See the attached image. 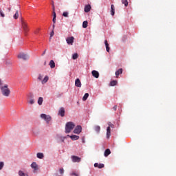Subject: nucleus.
Instances as JSON below:
<instances>
[{"label":"nucleus","mask_w":176,"mask_h":176,"mask_svg":"<svg viewBox=\"0 0 176 176\" xmlns=\"http://www.w3.org/2000/svg\"><path fill=\"white\" fill-rule=\"evenodd\" d=\"M0 90L1 94L4 97H9L10 96V89H9V85H8V84H5V82L2 81L1 79H0Z\"/></svg>","instance_id":"nucleus-1"},{"label":"nucleus","mask_w":176,"mask_h":176,"mask_svg":"<svg viewBox=\"0 0 176 176\" xmlns=\"http://www.w3.org/2000/svg\"><path fill=\"white\" fill-rule=\"evenodd\" d=\"M75 129V124L72 122H69L65 125V133L66 134H69L72 129Z\"/></svg>","instance_id":"nucleus-2"},{"label":"nucleus","mask_w":176,"mask_h":176,"mask_svg":"<svg viewBox=\"0 0 176 176\" xmlns=\"http://www.w3.org/2000/svg\"><path fill=\"white\" fill-rule=\"evenodd\" d=\"M41 119H43L44 120H45L46 123H49V122L52 120V117H50V116L43 114V113L41 115Z\"/></svg>","instance_id":"nucleus-3"},{"label":"nucleus","mask_w":176,"mask_h":176,"mask_svg":"<svg viewBox=\"0 0 176 176\" xmlns=\"http://www.w3.org/2000/svg\"><path fill=\"white\" fill-rule=\"evenodd\" d=\"M18 58H21L22 60H28L30 58V56L27 54H24L23 52L20 53L17 56Z\"/></svg>","instance_id":"nucleus-4"},{"label":"nucleus","mask_w":176,"mask_h":176,"mask_svg":"<svg viewBox=\"0 0 176 176\" xmlns=\"http://www.w3.org/2000/svg\"><path fill=\"white\" fill-rule=\"evenodd\" d=\"M71 159H72L73 163H80V161L82 160V158H80L76 155H72L71 157Z\"/></svg>","instance_id":"nucleus-5"},{"label":"nucleus","mask_w":176,"mask_h":176,"mask_svg":"<svg viewBox=\"0 0 176 176\" xmlns=\"http://www.w3.org/2000/svg\"><path fill=\"white\" fill-rule=\"evenodd\" d=\"M22 28L25 32V34L28 32V26L27 25V23L23 20H21Z\"/></svg>","instance_id":"nucleus-6"},{"label":"nucleus","mask_w":176,"mask_h":176,"mask_svg":"<svg viewBox=\"0 0 176 176\" xmlns=\"http://www.w3.org/2000/svg\"><path fill=\"white\" fill-rule=\"evenodd\" d=\"M75 38L74 36L67 37L66 38V42L67 45H74V41Z\"/></svg>","instance_id":"nucleus-7"},{"label":"nucleus","mask_w":176,"mask_h":176,"mask_svg":"<svg viewBox=\"0 0 176 176\" xmlns=\"http://www.w3.org/2000/svg\"><path fill=\"white\" fill-rule=\"evenodd\" d=\"M74 134H79L80 133H82V126L78 125L76 126V128L74 130Z\"/></svg>","instance_id":"nucleus-8"},{"label":"nucleus","mask_w":176,"mask_h":176,"mask_svg":"<svg viewBox=\"0 0 176 176\" xmlns=\"http://www.w3.org/2000/svg\"><path fill=\"white\" fill-rule=\"evenodd\" d=\"M58 115L61 116L62 118H64L65 115V109L64 107H61L58 111Z\"/></svg>","instance_id":"nucleus-9"},{"label":"nucleus","mask_w":176,"mask_h":176,"mask_svg":"<svg viewBox=\"0 0 176 176\" xmlns=\"http://www.w3.org/2000/svg\"><path fill=\"white\" fill-rule=\"evenodd\" d=\"M91 74H92V76H94L96 79H98V78L100 77V73H98V72L96 70L92 71Z\"/></svg>","instance_id":"nucleus-10"},{"label":"nucleus","mask_w":176,"mask_h":176,"mask_svg":"<svg viewBox=\"0 0 176 176\" xmlns=\"http://www.w3.org/2000/svg\"><path fill=\"white\" fill-rule=\"evenodd\" d=\"M75 86L76 87H82V82L79 78L76 79L75 80Z\"/></svg>","instance_id":"nucleus-11"},{"label":"nucleus","mask_w":176,"mask_h":176,"mask_svg":"<svg viewBox=\"0 0 176 176\" xmlns=\"http://www.w3.org/2000/svg\"><path fill=\"white\" fill-rule=\"evenodd\" d=\"M90 10H91V6L90 4L86 5L84 8L85 13H89Z\"/></svg>","instance_id":"nucleus-12"},{"label":"nucleus","mask_w":176,"mask_h":176,"mask_svg":"<svg viewBox=\"0 0 176 176\" xmlns=\"http://www.w3.org/2000/svg\"><path fill=\"white\" fill-rule=\"evenodd\" d=\"M94 167H96L98 168H104V167H105V165H104V164L95 163Z\"/></svg>","instance_id":"nucleus-13"},{"label":"nucleus","mask_w":176,"mask_h":176,"mask_svg":"<svg viewBox=\"0 0 176 176\" xmlns=\"http://www.w3.org/2000/svg\"><path fill=\"white\" fill-rule=\"evenodd\" d=\"M122 74H123V69H119L116 72V77L119 78V76Z\"/></svg>","instance_id":"nucleus-14"},{"label":"nucleus","mask_w":176,"mask_h":176,"mask_svg":"<svg viewBox=\"0 0 176 176\" xmlns=\"http://www.w3.org/2000/svg\"><path fill=\"white\" fill-rule=\"evenodd\" d=\"M32 168L34 170V171H37L38 170V164H36V162H33L31 164Z\"/></svg>","instance_id":"nucleus-15"},{"label":"nucleus","mask_w":176,"mask_h":176,"mask_svg":"<svg viewBox=\"0 0 176 176\" xmlns=\"http://www.w3.org/2000/svg\"><path fill=\"white\" fill-rule=\"evenodd\" d=\"M49 65L50 67V68L53 69L56 67V63H54V60H51L50 61Z\"/></svg>","instance_id":"nucleus-16"},{"label":"nucleus","mask_w":176,"mask_h":176,"mask_svg":"<svg viewBox=\"0 0 176 176\" xmlns=\"http://www.w3.org/2000/svg\"><path fill=\"white\" fill-rule=\"evenodd\" d=\"M105 157H107V156H109L111 155V150L109 148H107L104 153Z\"/></svg>","instance_id":"nucleus-17"},{"label":"nucleus","mask_w":176,"mask_h":176,"mask_svg":"<svg viewBox=\"0 0 176 176\" xmlns=\"http://www.w3.org/2000/svg\"><path fill=\"white\" fill-rule=\"evenodd\" d=\"M111 16H115V6L113 4L111 6Z\"/></svg>","instance_id":"nucleus-18"},{"label":"nucleus","mask_w":176,"mask_h":176,"mask_svg":"<svg viewBox=\"0 0 176 176\" xmlns=\"http://www.w3.org/2000/svg\"><path fill=\"white\" fill-rule=\"evenodd\" d=\"M109 137H111V126H109L107 129V138H109Z\"/></svg>","instance_id":"nucleus-19"},{"label":"nucleus","mask_w":176,"mask_h":176,"mask_svg":"<svg viewBox=\"0 0 176 176\" xmlns=\"http://www.w3.org/2000/svg\"><path fill=\"white\" fill-rule=\"evenodd\" d=\"M69 137H70L71 140H72V141H76L79 138V136H78L76 135H72Z\"/></svg>","instance_id":"nucleus-20"},{"label":"nucleus","mask_w":176,"mask_h":176,"mask_svg":"<svg viewBox=\"0 0 176 176\" xmlns=\"http://www.w3.org/2000/svg\"><path fill=\"white\" fill-rule=\"evenodd\" d=\"M47 80H49V76H45L43 80L41 81V83L45 85V83L47 82Z\"/></svg>","instance_id":"nucleus-21"},{"label":"nucleus","mask_w":176,"mask_h":176,"mask_svg":"<svg viewBox=\"0 0 176 176\" xmlns=\"http://www.w3.org/2000/svg\"><path fill=\"white\" fill-rule=\"evenodd\" d=\"M104 45L106 46V50L107 52H109V44H108V41H104Z\"/></svg>","instance_id":"nucleus-22"},{"label":"nucleus","mask_w":176,"mask_h":176,"mask_svg":"<svg viewBox=\"0 0 176 176\" xmlns=\"http://www.w3.org/2000/svg\"><path fill=\"white\" fill-rule=\"evenodd\" d=\"M122 3L124 5L126 8L129 6V1L127 0H122Z\"/></svg>","instance_id":"nucleus-23"},{"label":"nucleus","mask_w":176,"mask_h":176,"mask_svg":"<svg viewBox=\"0 0 176 176\" xmlns=\"http://www.w3.org/2000/svg\"><path fill=\"white\" fill-rule=\"evenodd\" d=\"M94 130L95 131H96L97 133H100V130H101V127L98 125L94 127Z\"/></svg>","instance_id":"nucleus-24"},{"label":"nucleus","mask_w":176,"mask_h":176,"mask_svg":"<svg viewBox=\"0 0 176 176\" xmlns=\"http://www.w3.org/2000/svg\"><path fill=\"white\" fill-rule=\"evenodd\" d=\"M19 176H28V174L24 173V172H23V170H19Z\"/></svg>","instance_id":"nucleus-25"},{"label":"nucleus","mask_w":176,"mask_h":176,"mask_svg":"<svg viewBox=\"0 0 176 176\" xmlns=\"http://www.w3.org/2000/svg\"><path fill=\"white\" fill-rule=\"evenodd\" d=\"M89 23L87 22V21H85L82 23V28H87V25H88Z\"/></svg>","instance_id":"nucleus-26"},{"label":"nucleus","mask_w":176,"mask_h":176,"mask_svg":"<svg viewBox=\"0 0 176 176\" xmlns=\"http://www.w3.org/2000/svg\"><path fill=\"white\" fill-rule=\"evenodd\" d=\"M43 102V98L40 97L38 100V105H42V103Z\"/></svg>","instance_id":"nucleus-27"},{"label":"nucleus","mask_w":176,"mask_h":176,"mask_svg":"<svg viewBox=\"0 0 176 176\" xmlns=\"http://www.w3.org/2000/svg\"><path fill=\"white\" fill-rule=\"evenodd\" d=\"M87 98H89V94L86 93V94H85V95L82 98V101H86V100H87Z\"/></svg>","instance_id":"nucleus-28"},{"label":"nucleus","mask_w":176,"mask_h":176,"mask_svg":"<svg viewBox=\"0 0 176 176\" xmlns=\"http://www.w3.org/2000/svg\"><path fill=\"white\" fill-rule=\"evenodd\" d=\"M116 85H118L117 80H113L110 82V86H116Z\"/></svg>","instance_id":"nucleus-29"},{"label":"nucleus","mask_w":176,"mask_h":176,"mask_svg":"<svg viewBox=\"0 0 176 176\" xmlns=\"http://www.w3.org/2000/svg\"><path fill=\"white\" fill-rule=\"evenodd\" d=\"M37 157H38V159H43V153H37Z\"/></svg>","instance_id":"nucleus-30"},{"label":"nucleus","mask_w":176,"mask_h":176,"mask_svg":"<svg viewBox=\"0 0 176 176\" xmlns=\"http://www.w3.org/2000/svg\"><path fill=\"white\" fill-rule=\"evenodd\" d=\"M78 57H79V55H78V54L76 53L74 54L72 56L73 60H76Z\"/></svg>","instance_id":"nucleus-31"},{"label":"nucleus","mask_w":176,"mask_h":176,"mask_svg":"<svg viewBox=\"0 0 176 176\" xmlns=\"http://www.w3.org/2000/svg\"><path fill=\"white\" fill-rule=\"evenodd\" d=\"M14 19L15 20H17V19H19V11H16V13L14 14Z\"/></svg>","instance_id":"nucleus-32"},{"label":"nucleus","mask_w":176,"mask_h":176,"mask_svg":"<svg viewBox=\"0 0 176 176\" xmlns=\"http://www.w3.org/2000/svg\"><path fill=\"white\" fill-rule=\"evenodd\" d=\"M0 16H1V17H5V14L3 13V11L1 8H0Z\"/></svg>","instance_id":"nucleus-33"},{"label":"nucleus","mask_w":176,"mask_h":176,"mask_svg":"<svg viewBox=\"0 0 176 176\" xmlns=\"http://www.w3.org/2000/svg\"><path fill=\"white\" fill-rule=\"evenodd\" d=\"M29 104H30L31 105H32V104H34L35 103V101L34 100V99H30L29 101H28Z\"/></svg>","instance_id":"nucleus-34"},{"label":"nucleus","mask_w":176,"mask_h":176,"mask_svg":"<svg viewBox=\"0 0 176 176\" xmlns=\"http://www.w3.org/2000/svg\"><path fill=\"white\" fill-rule=\"evenodd\" d=\"M63 16L64 17H68V12H64L63 13Z\"/></svg>","instance_id":"nucleus-35"},{"label":"nucleus","mask_w":176,"mask_h":176,"mask_svg":"<svg viewBox=\"0 0 176 176\" xmlns=\"http://www.w3.org/2000/svg\"><path fill=\"white\" fill-rule=\"evenodd\" d=\"M54 36V30H52L50 34V39H52V36Z\"/></svg>","instance_id":"nucleus-36"},{"label":"nucleus","mask_w":176,"mask_h":176,"mask_svg":"<svg viewBox=\"0 0 176 176\" xmlns=\"http://www.w3.org/2000/svg\"><path fill=\"white\" fill-rule=\"evenodd\" d=\"M4 164L3 162H0V170H2L3 168Z\"/></svg>","instance_id":"nucleus-37"},{"label":"nucleus","mask_w":176,"mask_h":176,"mask_svg":"<svg viewBox=\"0 0 176 176\" xmlns=\"http://www.w3.org/2000/svg\"><path fill=\"white\" fill-rule=\"evenodd\" d=\"M59 173H60V174H64V169L63 168H60L59 170Z\"/></svg>","instance_id":"nucleus-38"},{"label":"nucleus","mask_w":176,"mask_h":176,"mask_svg":"<svg viewBox=\"0 0 176 176\" xmlns=\"http://www.w3.org/2000/svg\"><path fill=\"white\" fill-rule=\"evenodd\" d=\"M71 175H74V176H79V175H78V173L73 172Z\"/></svg>","instance_id":"nucleus-39"},{"label":"nucleus","mask_w":176,"mask_h":176,"mask_svg":"<svg viewBox=\"0 0 176 176\" xmlns=\"http://www.w3.org/2000/svg\"><path fill=\"white\" fill-rule=\"evenodd\" d=\"M52 10H56V8L54 7V2L52 1Z\"/></svg>","instance_id":"nucleus-40"},{"label":"nucleus","mask_w":176,"mask_h":176,"mask_svg":"<svg viewBox=\"0 0 176 176\" xmlns=\"http://www.w3.org/2000/svg\"><path fill=\"white\" fill-rule=\"evenodd\" d=\"M42 78H43L42 75H39L38 78V80H42Z\"/></svg>","instance_id":"nucleus-41"},{"label":"nucleus","mask_w":176,"mask_h":176,"mask_svg":"<svg viewBox=\"0 0 176 176\" xmlns=\"http://www.w3.org/2000/svg\"><path fill=\"white\" fill-rule=\"evenodd\" d=\"M113 111H116V109H118V106H117V105H115V106L113 107Z\"/></svg>","instance_id":"nucleus-42"},{"label":"nucleus","mask_w":176,"mask_h":176,"mask_svg":"<svg viewBox=\"0 0 176 176\" xmlns=\"http://www.w3.org/2000/svg\"><path fill=\"white\" fill-rule=\"evenodd\" d=\"M53 16H54V17H56V10H53Z\"/></svg>","instance_id":"nucleus-43"},{"label":"nucleus","mask_w":176,"mask_h":176,"mask_svg":"<svg viewBox=\"0 0 176 176\" xmlns=\"http://www.w3.org/2000/svg\"><path fill=\"white\" fill-rule=\"evenodd\" d=\"M52 21L54 23V24H56V17H53Z\"/></svg>","instance_id":"nucleus-44"},{"label":"nucleus","mask_w":176,"mask_h":176,"mask_svg":"<svg viewBox=\"0 0 176 176\" xmlns=\"http://www.w3.org/2000/svg\"><path fill=\"white\" fill-rule=\"evenodd\" d=\"M29 96H30V98H34V95H32V94H30Z\"/></svg>","instance_id":"nucleus-45"},{"label":"nucleus","mask_w":176,"mask_h":176,"mask_svg":"<svg viewBox=\"0 0 176 176\" xmlns=\"http://www.w3.org/2000/svg\"><path fill=\"white\" fill-rule=\"evenodd\" d=\"M45 54H46V50L43 52V53L42 54V56H45Z\"/></svg>","instance_id":"nucleus-46"},{"label":"nucleus","mask_w":176,"mask_h":176,"mask_svg":"<svg viewBox=\"0 0 176 176\" xmlns=\"http://www.w3.org/2000/svg\"><path fill=\"white\" fill-rule=\"evenodd\" d=\"M52 27H53V30H54V28L56 27V23H54Z\"/></svg>","instance_id":"nucleus-47"},{"label":"nucleus","mask_w":176,"mask_h":176,"mask_svg":"<svg viewBox=\"0 0 176 176\" xmlns=\"http://www.w3.org/2000/svg\"><path fill=\"white\" fill-rule=\"evenodd\" d=\"M8 12H10V10H12L10 8H8Z\"/></svg>","instance_id":"nucleus-48"},{"label":"nucleus","mask_w":176,"mask_h":176,"mask_svg":"<svg viewBox=\"0 0 176 176\" xmlns=\"http://www.w3.org/2000/svg\"><path fill=\"white\" fill-rule=\"evenodd\" d=\"M44 65H46V61L44 62Z\"/></svg>","instance_id":"nucleus-49"},{"label":"nucleus","mask_w":176,"mask_h":176,"mask_svg":"<svg viewBox=\"0 0 176 176\" xmlns=\"http://www.w3.org/2000/svg\"><path fill=\"white\" fill-rule=\"evenodd\" d=\"M8 3H10V1H8Z\"/></svg>","instance_id":"nucleus-50"}]
</instances>
